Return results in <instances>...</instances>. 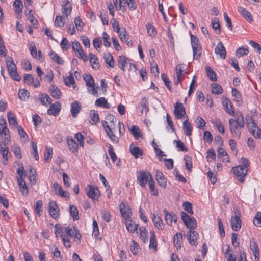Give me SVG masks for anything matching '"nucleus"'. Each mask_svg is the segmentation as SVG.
Here are the masks:
<instances>
[{
    "mask_svg": "<svg viewBox=\"0 0 261 261\" xmlns=\"http://www.w3.org/2000/svg\"><path fill=\"white\" fill-rule=\"evenodd\" d=\"M229 128L233 136L236 138H240L242 130L245 126V121L243 115L241 112L236 113L234 118L228 120Z\"/></svg>",
    "mask_w": 261,
    "mask_h": 261,
    "instance_id": "f257e3e1",
    "label": "nucleus"
},
{
    "mask_svg": "<svg viewBox=\"0 0 261 261\" xmlns=\"http://www.w3.org/2000/svg\"><path fill=\"white\" fill-rule=\"evenodd\" d=\"M106 120L110 122V124L107 121L102 124L107 135L114 143H118L119 137L114 134L116 130L115 123L116 122V118L113 115H109L106 117Z\"/></svg>",
    "mask_w": 261,
    "mask_h": 261,
    "instance_id": "f03ea898",
    "label": "nucleus"
},
{
    "mask_svg": "<svg viewBox=\"0 0 261 261\" xmlns=\"http://www.w3.org/2000/svg\"><path fill=\"white\" fill-rule=\"evenodd\" d=\"M241 162L242 165L233 167L232 170L238 180L240 182H243L244 180V177L247 173L249 163L247 159L244 158H241Z\"/></svg>",
    "mask_w": 261,
    "mask_h": 261,
    "instance_id": "7ed1b4c3",
    "label": "nucleus"
},
{
    "mask_svg": "<svg viewBox=\"0 0 261 261\" xmlns=\"http://www.w3.org/2000/svg\"><path fill=\"white\" fill-rule=\"evenodd\" d=\"M6 63L9 75L15 81H20L21 77L17 72V68L13 59L11 57H7Z\"/></svg>",
    "mask_w": 261,
    "mask_h": 261,
    "instance_id": "20e7f679",
    "label": "nucleus"
},
{
    "mask_svg": "<svg viewBox=\"0 0 261 261\" xmlns=\"http://www.w3.org/2000/svg\"><path fill=\"white\" fill-rule=\"evenodd\" d=\"M191 43L193 49V58L194 59H198L202 52V48L198 38L196 36L191 35Z\"/></svg>",
    "mask_w": 261,
    "mask_h": 261,
    "instance_id": "39448f33",
    "label": "nucleus"
},
{
    "mask_svg": "<svg viewBox=\"0 0 261 261\" xmlns=\"http://www.w3.org/2000/svg\"><path fill=\"white\" fill-rule=\"evenodd\" d=\"M247 126L250 133L255 138L261 139V129L258 127L252 118H250L249 120H247Z\"/></svg>",
    "mask_w": 261,
    "mask_h": 261,
    "instance_id": "423d86ee",
    "label": "nucleus"
},
{
    "mask_svg": "<svg viewBox=\"0 0 261 261\" xmlns=\"http://www.w3.org/2000/svg\"><path fill=\"white\" fill-rule=\"evenodd\" d=\"M72 47L76 56L79 58L82 59L84 62L88 60L87 55L84 53L80 43L78 41H73L72 42Z\"/></svg>",
    "mask_w": 261,
    "mask_h": 261,
    "instance_id": "0eeeda50",
    "label": "nucleus"
},
{
    "mask_svg": "<svg viewBox=\"0 0 261 261\" xmlns=\"http://www.w3.org/2000/svg\"><path fill=\"white\" fill-rule=\"evenodd\" d=\"M181 217L184 223L188 228L192 229L197 226L196 220L193 217H190L187 213L184 212H181Z\"/></svg>",
    "mask_w": 261,
    "mask_h": 261,
    "instance_id": "6e6552de",
    "label": "nucleus"
},
{
    "mask_svg": "<svg viewBox=\"0 0 261 261\" xmlns=\"http://www.w3.org/2000/svg\"><path fill=\"white\" fill-rule=\"evenodd\" d=\"M151 178L152 177L149 172L142 171L138 173L137 181L142 187H145L146 183H148Z\"/></svg>",
    "mask_w": 261,
    "mask_h": 261,
    "instance_id": "1a4fd4ad",
    "label": "nucleus"
},
{
    "mask_svg": "<svg viewBox=\"0 0 261 261\" xmlns=\"http://www.w3.org/2000/svg\"><path fill=\"white\" fill-rule=\"evenodd\" d=\"M241 220L240 219V214L239 211H236L234 216L231 219V226L233 231H238L241 228Z\"/></svg>",
    "mask_w": 261,
    "mask_h": 261,
    "instance_id": "9d476101",
    "label": "nucleus"
},
{
    "mask_svg": "<svg viewBox=\"0 0 261 261\" xmlns=\"http://www.w3.org/2000/svg\"><path fill=\"white\" fill-rule=\"evenodd\" d=\"M119 209L124 219L128 220L130 217L132 211L128 204L121 202L119 204Z\"/></svg>",
    "mask_w": 261,
    "mask_h": 261,
    "instance_id": "9b49d317",
    "label": "nucleus"
},
{
    "mask_svg": "<svg viewBox=\"0 0 261 261\" xmlns=\"http://www.w3.org/2000/svg\"><path fill=\"white\" fill-rule=\"evenodd\" d=\"M53 188L55 190V194L59 195L61 197L65 198L67 200L69 199V193L64 191L62 187L57 182H55L53 185Z\"/></svg>",
    "mask_w": 261,
    "mask_h": 261,
    "instance_id": "f8f14e48",
    "label": "nucleus"
},
{
    "mask_svg": "<svg viewBox=\"0 0 261 261\" xmlns=\"http://www.w3.org/2000/svg\"><path fill=\"white\" fill-rule=\"evenodd\" d=\"M174 113L177 119H181L186 114L185 109L180 102H176L174 106Z\"/></svg>",
    "mask_w": 261,
    "mask_h": 261,
    "instance_id": "ddd939ff",
    "label": "nucleus"
},
{
    "mask_svg": "<svg viewBox=\"0 0 261 261\" xmlns=\"http://www.w3.org/2000/svg\"><path fill=\"white\" fill-rule=\"evenodd\" d=\"M88 187L89 188L88 191H87L88 197L92 200L98 199L100 195L99 191L98 188L94 186H91L90 185Z\"/></svg>",
    "mask_w": 261,
    "mask_h": 261,
    "instance_id": "4468645a",
    "label": "nucleus"
},
{
    "mask_svg": "<svg viewBox=\"0 0 261 261\" xmlns=\"http://www.w3.org/2000/svg\"><path fill=\"white\" fill-rule=\"evenodd\" d=\"M49 211L51 216L54 218H58L59 216V209L56 202L51 201L48 205Z\"/></svg>",
    "mask_w": 261,
    "mask_h": 261,
    "instance_id": "2eb2a0df",
    "label": "nucleus"
},
{
    "mask_svg": "<svg viewBox=\"0 0 261 261\" xmlns=\"http://www.w3.org/2000/svg\"><path fill=\"white\" fill-rule=\"evenodd\" d=\"M82 109L81 104L79 101H75L71 104L70 112L73 117H77Z\"/></svg>",
    "mask_w": 261,
    "mask_h": 261,
    "instance_id": "dca6fc26",
    "label": "nucleus"
},
{
    "mask_svg": "<svg viewBox=\"0 0 261 261\" xmlns=\"http://www.w3.org/2000/svg\"><path fill=\"white\" fill-rule=\"evenodd\" d=\"M61 110V105L59 102H56L51 105L47 110L48 115L54 116H57Z\"/></svg>",
    "mask_w": 261,
    "mask_h": 261,
    "instance_id": "f3484780",
    "label": "nucleus"
},
{
    "mask_svg": "<svg viewBox=\"0 0 261 261\" xmlns=\"http://www.w3.org/2000/svg\"><path fill=\"white\" fill-rule=\"evenodd\" d=\"M238 12L247 21L251 23L253 21L252 15L245 8L240 6L238 8Z\"/></svg>",
    "mask_w": 261,
    "mask_h": 261,
    "instance_id": "a211bd4d",
    "label": "nucleus"
},
{
    "mask_svg": "<svg viewBox=\"0 0 261 261\" xmlns=\"http://www.w3.org/2000/svg\"><path fill=\"white\" fill-rule=\"evenodd\" d=\"M215 52L217 55H219L222 59H224L226 58V51L224 46L221 42H219L217 44L215 49Z\"/></svg>",
    "mask_w": 261,
    "mask_h": 261,
    "instance_id": "6ab92c4d",
    "label": "nucleus"
},
{
    "mask_svg": "<svg viewBox=\"0 0 261 261\" xmlns=\"http://www.w3.org/2000/svg\"><path fill=\"white\" fill-rule=\"evenodd\" d=\"M184 66L182 65H177L176 67V74L177 79V82H180L186 80V74L187 72H184Z\"/></svg>",
    "mask_w": 261,
    "mask_h": 261,
    "instance_id": "aec40b11",
    "label": "nucleus"
},
{
    "mask_svg": "<svg viewBox=\"0 0 261 261\" xmlns=\"http://www.w3.org/2000/svg\"><path fill=\"white\" fill-rule=\"evenodd\" d=\"M67 142L70 151L74 154H77L78 152V145L76 142L72 138H68Z\"/></svg>",
    "mask_w": 261,
    "mask_h": 261,
    "instance_id": "412c9836",
    "label": "nucleus"
},
{
    "mask_svg": "<svg viewBox=\"0 0 261 261\" xmlns=\"http://www.w3.org/2000/svg\"><path fill=\"white\" fill-rule=\"evenodd\" d=\"M250 249L254 256L255 260H258L259 258V249L256 242L251 241L250 244Z\"/></svg>",
    "mask_w": 261,
    "mask_h": 261,
    "instance_id": "4be33fe9",
    "label": "nucleus"
},
{
    "mask_svg": "<svg viewBox=\"0 0 261 261\" xmlns=\"http://www.w3.org/2000/svg\"><path fill=\"white\" fill-rule=\"evenodd\" d=\"M223 105L226 112L232 116L234 115L233 105L229 100L227 99H225L223 101Z\"/></svg>",
    "mask_w": 261,
    "mask_h": 261,
    "instance_id": "5701e85b",
    "label": "nucleus"
},
{
    "mask_svg": "<svg viewBox=\"0 0 261 261\" xmlns=\"http://www.w3.org/2000/svg\"><path fill=\"white\" fill-rule=\"evenodd\" d=\"M0 153L2 154L3 162L4 164L6 165L8 162V154L9 153L8 148L5 143L0 145Z\"/></svg>",
    "mask_w": 261,
    "mask_h": 261,
    "instance_id": "b1692460",
    "label": "nucleus"
},
{
    "mask_svg": "<svg viewBox=\"0 0 261 261\" xmlns=\"http://www.w3.org/2000/svg\"><path fill=\"white\" fill-rule=\"evenodd\" d=\"M156 180L158 181V184L162 188H165L166 187V180L164 177L163 174L159 171H156Z\"/></svg>",
    "mask_w": 261,
    "mask_h": 261,
    "instance_id": "393cba45",
    "label": "nucleus"
},
{
    "mask_svg": "<svg viewBox=\"0 0 261 261\" xmlns=\"http://www.w3.org/2000/svg\"><path fill=\"white\" fill-rule=\"evenodd\" d=\"M89 56L90 57V62L92 68L95 70L98 69L100 67V64L97 57L92 53H90Z\"/></svg>",
    "mask_w": 261,
    "mask_h": 261,
    "instance_id": "a878e982",
    "label": "nucleus"
},
{
    "mask_svg": "<svg viewBox=\"0 0 261 261\" xmlns=\"http://www.w3.org/2000/svg\"><path fill=\"white\" fill-rule=\"evenodd\" d=\"M88 92L90 94L96 95L99 88L98 86L95 85V83H86Z\"/></svg>",
    "mask_w": 261,
    "mask_h": 261,
    "instance_id": "bb28decb",
    "label": "nucleus"
},
{
    "mask_svg": "<svg viewBox=\"0 0 261 261\" xmlns=\"http://www.w3.org/2000/svg\"><path fill=\"white\" fill-rule=\"evenodd\" d=\"M51 95L55 99H59L61 95L60 90L54 85H51L49 88Z\"/></svg>",
    "mask_w": 261,
    "mask_h": 261,
    "instance_id": "cd10ccee",
    "label": "nucleus"
},
{
    "mask_svg": "<svg viewBox=\"0 0 261 261\" xmlns=\"http://www.w3.org/2000/svg\"><path fill=\"white\" fill-rule=\"evenodd\" d=\"M104 60L105 62L109 65V67L113 68L115 65V60L112 55L109 53L104 54Z\"/></svg>",
    "mask_w": 261,
    "mask_h": 261,
    "instance_id": "c85d7f7f",
    "label": "nucleus"
},
{
    "mask_svg": "<svg viewBox=\"0 0 261 261\" xmlns=\"http://www.w3.org/2000/svg\"><path fill=\"white\" fill-rule=\"evenodd\" d=\"M182 243V236L181 233H177L173 237V243L177 249L181 248Z\"/></svg>",
    "mask_w": 261,
    "mask_h": 261,
    "instance_id": "c756f323",
    "label": "nucleus"
},
{
    "mask_svg": "<svg viewBox=\"0 0 261 261\" xmlns=\"http://www.w3.org/2000/svg\"><path fill=\"white\" fill-rule=\"evenodd\" d=\"M63 13L67 17L70 14L72 10V6L69 1L66 0L63 2Z\"/></svg>",
    "mask_w": 261,
    "mask_h": 261,
    "instance_id": "7c9ffc66",
    "label": "nucleus"
},
{
    "mask_svg": "<svg viewBox=\"0 0 261 261\" xmlns=\"http://www.w3.org/2000/svg\"><path fill=\"white\" fill-rule=\"evenodd\" d=\"M125 225L127 230L131 233H134L137 230L138 224L132 220L127 221Z\"/></svg>",
    "mask_w": 261,
    "mask_h": 261,
    "instance_id": "2f4dec72",
    "label": "nucleus"
},
{
    "mask_svg": "<svg viewBox=\"0 0 261 261\" xmlns=\"http://www.w3.org/2000/svg\"><path fill=\"white\" fill-rule=\"evenodd\" d=\"M198 233L195 231H189L188 235V240L189 243L192 245H196Z\"/></svg>",
    "mask_w": 261,
    "mask_h": 261,
    "instance_id": "473e14b6",
    "label": "nucleus"
},
{
    "mask_svg": "<svg viewBox=\"0 0 261 261\" xmlns=\"http://www.w3.org/2000/svg\"><path fill=\"white\" fill-rule=\"evenodd\" d=\"M95 105L99 107L109 109L110 105L108 103L107 100L105 97H100L97 99L95 101Z\"/></svg>",
    "mask_w": 261,
    "mask_h": 261,
    "instance_id": "72a5a7b5",
    "label": "nucleus"
},
{
    "mask_svg": "<svg viewBox=\"0 0 261 261\" xmlns=\"http://www.w3.org/2000/svg\"><path fill=\"white\" fill-rule=\"evenodd\" d=\"M147 101L145 98H143L141 101L138 103V109H140L141 114H143L144 110L145 112L146 113L148 111V108L147 107Z\"/></svg>",
    "mask_w": 261,
    "mask_h": 261,
    "instance_id": "f704fd0d",
    "label": "nucleus"
},
{
    "mask_svg": "<svg viewBox=\"0 0 261 261\" xmlns=\"http://www.w3.org/2000/svg\"><path fill=\"white\" fill-rule=\"evenodd\" d=\"M192 129L191 124L189 122L188 119L184 121L183 122V130L184 134L187 136H190L191 135Z\"/></svg>",
    "mask_w": 261,
    "mask_h": 261,
    "instance_id": "c9c22d12",
    "label": "nucleus"
},
{
    "mask_svg": "<svg viewBox=\"0 0 261 261\" xmlns=\"http://www.w3.org/2000/svg\"><path fill=\"white\" fill-rule=\"evenodd\" d=\"M119 67L123 71H125V68L127 65V58L124 56H120L118 59Z\"/></svg>",
    "mask_w": 261,
    "mask_h": 261,
    "instance_id": "e433bc0d",
    "label": "nucleus"
},
{
    "mask_svg": "<svg viewBox=\"0 0 261 261\" xmlns=\"http://www.w3.org/2000/svg\"><path fill=\"white\" fill-rule=\"evenodd\" d=\"M130 250L134 255H137L141 251L139 244L134 240L132 241Z\"/></svg>",
    "mask_w": 261,
    "mask_h": 261,
    "instance_id": "4c0bfd02",
    "label": "nucleus"
},
{
    "mask_svg": "<svg viewBox=\"0 0 261 261\" xmlns=\"http://www.w3.org/2000/svg\"><path fill=\"white\" fill-rule=\"evenodd\" d=\"M129 151L135 159L138 158L140 155L142 154L140 149L138 147L135 146L133 144L130 146Z\"/></svg>",
    "mask_w": 261,
    "mask_h": 261,
    "instance_id": "58836bf2",
    "label": "nucleus"
},
{
    "mask_svg": "<svg viewBox=\"0 0 261 261\" xmlns=\"http://www.w3.org/2000/svg\"><path fill=\"white\" fill-rule=\"evenodd\" d=\"M39 99L41 103L45 106H48L51 103V99L46 94H41Z\"/></svg>",
    "mask_w": 261,
    "mask_h": 261,
    "instance_id": "ea45409f",
    "label": "nucleus"
},
{
    "mask_svg": "<svg viewBox=\"0 0 261 261\" xmlns=\"http://www.w3.org/2000/svg\"><path fill=\"white\" fill-rule=\"evenodd\" d=\"M7 117L10 125L15 127L17 125V122L14 115L9 111L7 113Z\"/></svg>",
    "mask_w": 261,
    "mask_h": 261,
    "instance_id": "a19ab883",
    "label": "nucleus"
},
{
    "mask_svg": "<svg viewBox=\"0 0 261 261\" xmlns=\"http://www.w3.org/2000/svg\"><path fill=\"white\" fill-rule=\"evenodd\" d=\"M212 88V92L214 94H220L223 91L221 86L217 83H212L211 84Z\"/></svg>",
    "mask_w": 261,
    "mask_h": 261,
    "instance_id": "79ce46f5",
    "label": "nucleus"
},
{
    "mask_svg": "<svg viewBox=\"0 0 261 261\" xmlns=\"http://www.w3.org/2000/svg\"><path fill=\"white\" fill-rule=\"evenodd\" d=\"M130 132L132 135L134 136L135 139H138L139 138L141 137L142 134L140 129L137 126H133L130 129Z\"/></svg>",
    "mask_w": 261,
    "mask_h": 261,
    "instance_id": "37998d69",
    "label": "nucleus"
},
{
    "mask_svg": "<svg viewBox=\"0 0 261 261\" xmlns=\"http://www.w3.org/2000/svg\"><path fill=\"white\" fill-rule=\"evenodd\" d=\"M25 15L27 16V19L32 25H36L38 24V21L34 16L32 10H29L28 13L26 12Z\"/></svg>",
    "mask_w": 261,
    "mask_h": 261,
    "instance_id": "c03bdc74",
    "label": "nucleus"
},
{
    "mask_svg": "<svg viewBox=\"0 0 261 261\" xmlns=\"http://www.w3.org/2000/svg\"><path fill=\"white\" fill-rule=\"evenodd\" d=\"M13 6L16 13H22L23 4L21 0H15L14 2Z\"/></svg>",
    "mask_w": 261,
    "mask_h": 261,
    "instance_id": "a18cd8bd",
    "label": "nucleus"
},
{
    "mask_svg": "<svg viewBox=\"0 0 261 261\" xmlns=\"http://www.w3.org/2000/svg\"><path fill=\"white\" fill-rule=\"evenodd\" d=\"M149 247L150 248H152L154 250H156L157 248L156 237L153 231L150 232Z\"/></svg>",
    "mask_w": 261,
    "mask_h": 261,
    "instance_id": "49530a36",
    "label": "nucleus"
},
{
    "mask_svg": "<svg viewBox=\"0 0 261 261\" xmlns=\"http://www.w3.org/2000/svg\"><path fill=\"white\" fill-rule=\"evenodd\" d=\"M70 213L74 220H77L79 219V212L76 206L71 205L70 206Z\"/></svg>",
    "mask_w": 261,
    "mask_h": 261,
    "instance_id": "de8ad7c7",
    "label": "nucleus"
},
{
    "mask_svg": "<svg viewBox=\"0 0 261 261\" xmlns=\"http://www.w3.org/2000/svg\"><path fill=\"white\" fill-rule=\"evenodd\" d=\"M91 120L92 121L91 123L96 124L99 122V116L97 112L95 111H91L90 113Z\"/></svg>",
    "mask_w": 261,
    "mask_h": 261,
    "instance_id": "09e8293b",
    "label": "nucleus"
},
{
    "mask_svg": "<svg viewBox=\"0 0 261 261\" xmlns=\"http://www.w3.org/2000/svg\"><path fill=\"white\" fill-rule=\"evenodd\" d=\"M212 25L217 34H219L221 33V26L219 21L216 18L212 20Z\"/></svg>",
    "mask_w": 261,
    "mask_h": 261,
    "instance_id": "8fccbe9b",
    "label": "nucleus"
},
{
    "mask_svg": "<svg viewBox=\"0 0 261 261\" xmlns=\"http://www.w3.org/2000/svg\"><path fill=\"white\" fill-rule=\"evenodd\" d=\"M206 71L207 76L210 78V79L212 81H216L217 80V75L215 72L213 70V69L208 66L206 67Z\"/></svg>",
    "mask_w": 261,
    "mask_h": 261,
    "instance_id": "3c124183",
    "label": "nucleus"
},
{
    "mask_svg": "<svg viewBox=\"0 0 261 261\" xmlns=\"http://www.w3.org/2000/svg\"><path fill=\"white\" fill-rule=\"evenodd\" d=\"M153 222L155 226V227L157 228L159 230H162L163 229V221L162 219L159 217L154 216V218L152 219Z\"/></svg>",
    "mask_w": 261,
    "mask_h": 261,
    "instance_id": "603ef678",
    "label": "nucleus"
},
{
    "mask_svg": "<svg viewBox=\"0 0 261 261\" xmlns=\"http://www.w3.org/2000/svg\"><path fill=\"white\" fill-rule=\"evenodd\" d=\"M163 212L165 214V220L167 224L170 226L172 225L173 213H169L166 210H164Z\"/></svg>",
    "mask_w": 261,
    "mask_h": 261,
    "instance_id": "864d4df0",
    "label": "nucleus"
},
{
    "mask_svg": "<svg viewBox=\"0 0 261 261\" xmlns=\"http://www.w3.org/2000/svg\"><path fill=\"white\" fill-rule=\"evenodd\" d=\"M53 149L51 147H46V150L44 154V159L46 162H49L51 159Z\"/></svg>",
    "mask_w": 261,
    "mask_h": 261,
    "instance_id": "5fc2aeb1",
    "label": "nucleus"
},
{
    "mask_svg": "<svg viewBox=\"0 0 261 261\" xmlns=\"http://www.w3.org/2000/svg\"><path fill=\"white\" fill-rule=\"evenodd\" d=\"M18 97L22 100H26L29 97L30 93L28 90L21 89L18 92Z\"/></svg>",
    "mask_w": 261,
    "mask_h": 261,
    "instance_id": "6e6d98bb",
    "label": "nucleus"
},
{
    "mask_svg": "<svg viewBox=\"0 0 261 261\" xmlns=\"http://www.w3.org/2000/svg\"><path fill=\"white\" fill-rule=\"evenodd\" d=\"M18 164L19 166L21 165V166L17 169V173L18 174L17 178H24L25 176L24 168L20 162L18 163Z\"/></svg>",
    "mask_w": 261,
    "mask_h": 261,
    "instance_id": "4d7b16f0",
    "label": "nucleus"
},
{
    "mask_svg": "<svg viewBox=\"0 0 261 261\" xmlns=\"http://www.w3.org/2000/svg\"><path fill=\"white\" fill-rule=\"evenodd\" d=\"M232 94L233 97H234V100L239 104L241 103L242 97L239 91H238L236 88H232Z\"/></svg>",
    "mask_w": 261,
    "mask_h": 261,
    "instance_id": "13d9d810",
    "label": "nucleus"
},
{
    "mask_svg": "<svg viewBox=\"0 0 261 261\" xmlns=\"http://www.w3.org/2000/svg\"><path fill=\"white\" fill-rule=\"evenodd\" d=\"M139 237L141 240L145 243L147 240V231L145 228L142 227L139 229Z\"/></svg>",
    "mask_w": 261,
    "mask_h": 261,
    "instance_id": "bf43d9fd",
    "label": "nucleus"
},
{
    "mask_svg": "<svg viewBox=\"0 0 261 261\" xmlns=\"http://www.w3.org/2000/svg\"><path fill=\"white\" fill-rule=\"evenodd\" d=\"M196 123L199 128L204 129L206 125L205 121L200 116H198L196 119Z\"/></svg>",
    "mask_w": 261,
    "mask_h": 261,
    "instance_id": "052dcab7",
    "label": "nucleus"
},
{
    "mask_svg": "<svg viewBox=\"0 0 261 261\" xmlns=\"http://www.w3.org/2000/svg\"><path fill=\"white\" fill-rule=\"evenodd\" d=\"M81 73L77 71H75L74 76L71 73H69V76L67 77L68 79V82H75V80L79 81L81 80Z\"/></svg>",
    "mask_w": 261,
    "mask_h": 261,
    "instance_id": "680f3d73",
    "label": "nucleus"
},
{
    "mask_svg": "<svg viewBox=\"0 0 261 261\" xmlns=\"http://www.w3.org/2000/svg\"><path fill=\"white\" fill-rule=\"evenodd\" d=\"M54 74L53 71L50 69H47L44 72V79L43 81L50 82L53 81Z\"/></svg>",
    "mask_w": 261,
    "mask_h": 261,
    "instance_id": "e2e57ef3",
    "label": "nucleus"
},
{
    "mask_svg": "<svg viewBox=\"0 0 261 261\" xmlns=\"http://www.w3.org/2000/svg\"><path fill=\"white\" fill-rule=\"evenodd\" d=\"M49 56L50 58L54 60L55 62H57L59 64H62L63 63V61L62 58L56 53L51 52L49 54Z\"/></svg>",
    "mask_w": 261,
    "mask_h": 261,
    "instance_id": "0e129e2a",
    "label": "nucleus"
},
{
    "mask_svg": "<svg viewBox=\"0 0 261 261\" xmlns=\"http://www.w3.org/2000/svg\"><path fill=\"white\" fill-rule=\"evenodd\" d=\"M213 123L217 127L218 130L221 133H224L225 129L223 126L222 125V123L219 119H216L213 121Z\"/></svg>",
    "mask_w": 261,
    "mask_h": 261,
    "instance_id": "69168bd1",
    "label": "nucleus"
},
{
    "mask_svg": "<svg viewBox=\"0 0 261 261\" xmlns=\"http://www.w3.org/2000/svg\"><path fill=\"white\" fill-rule=\"evenodd\" d=\"M65 23V19L63 16H57L55 21V25L57 27H63Z\"/></svg>",
    "mask_w": 261,
    "mask_h": 261,
    "instance_id": "338daca9",
    "label": "nucleus"
},
{
    "mask_svg": "<svg viewBox=\"0 0 261 261\" xmlns=\"http://www.w3.org/2000/svg\"><path fill=\"white\" fill-rule=\"evenodd\" d=\"M254 224L257 227H261V213L257 212L253 219Z\"/></svg>",
    "mask_w": 261,
    "mask_h": 261,
    "instance_id": "774afa93",
    "label": "nucleus"
}]
</instances>
